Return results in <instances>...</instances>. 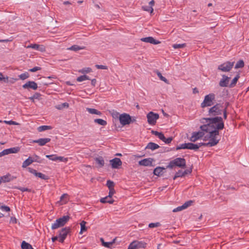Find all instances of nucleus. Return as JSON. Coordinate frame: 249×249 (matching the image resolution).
Here are the masks:
<instances>
[{
    "label": "nucleus",
    "mask_w": 249,
    "mask_h": 249,
    "mask_svg": "<svg viewBox=\"0 0 249 249\" xmlns=\"http://www.w3.org/2000/svg\"><path fill=\"white\" fill-rule=\"evenodd\" d=\"M33 98H35L36 99H39L40 97L41 96V94L38 92H36L33 95Z\"/></svg>",
    "instance_id": "obj_62"
},
{
    "label": "nucleus",
    "mask_w": 249,
    "mask_h": 249,
    "mask_svg": "<svg viewBox=\"0 0 249 249\" xmlns=\"http://www.w3.org/2000/svg\"><path fill=\"white\" fill-rule=\"evenodd\" d=\"M1 178L3 183L10 182L16 178V177L12 176L10 174L2 176Z\"/></svg>",
    "instance_id": "obj_22"
},
{
    "label": "nucleus",
    "mask_w": 249,
    "mask_h": 249,
    "mask_svg": "<svg viewBox=\"0 0 249 249\" xmlns=\"http://www.w3.org/2000/svg\"><path fill=\"white\" fill-rule=\"evenodd\" d=\"M95 66H96V67L97 69H102V70H107V67L106 66H105V65H96Z\"/></svg>",
    "instance_id": "obj_59"
},
{
    "label": "nucleus",
    "mask_w": 249,
    "mask_h": 249,
    "mask_svg": "<svg viewBox=\"0 0 249 249\" xmlns=\"http://www.w3.org/2000/svg\"><path fill=\"white\" fill-rule=\"evenodd\" d=\"M100 240L102 242L103 246L106 248H110L112 245V244L115 243L116 239H114L111 242H105L102 238H101Z\"/></svg>",
    "instance_id": "obj_29"
},
{
    "label": "nucleus",
    "mask_w": 249,
    "mask_h": 249,
    "mask_svg": "<svg viewBox=\"0 0 249 249\" xmlns=\"http://www.w3.org/2000/svg\"><path fill=\"white\" fill-rule=\"evenodd\" d=\"M119 119L120 124L123 126L130 124L131 116L127 113H124L120 114Z\"/></svg>",
    "instance_id": "obj_9"
},
{
    "label": "nucleus",
    "mask_w": 249,
    "mask_h": 249,
    "mask_svg": "<svg viewBox=\"0 0 249 249\" xmlns=\"http://www.w3.org/2000/svg\"><path fill=\"white\" fill-rule=\"evenodd\" d=\"M28 170L30 173L34 174L36 177H37L42 179L48 180L49 178L48 176H47L45 174H43L42 173L37 172L36 170H35L33 168L29 167L28 168Z\"/></svg>",
    "instance_id": "obj_12"
},
{
    "label": "nucleus",
    "mask_w": 249,
    "mask_h": 249,
    "mask_svg": "<svg viewBox=\"0 0 249 249\" xmlns=\"http://www.w3.org/2000/svg\"><path fill=\"white\" fill-rule=\"evenodd\" d=\"M51 129H52V127L49 125H41L37 128V130L39 132H42Z\"/></svg>",
    "instance_id": "obj_37"
},
{
    "label": "nucleus",
    "mask_w": 249,
    "mask_h": 249,
    "mask_svg": "<svg viewBox=\"0 0 249 249\" xmlns=\"http://www.w3.org/2000/svg\"><path fill=\"white\" fill-rule=\"evenodd\" d=\"M160 147V146L154 142H149L145 147V149H149L152 150H154Z\"/></svg>",
    "instance_id": "obj_23"
},
{
    "label": "nucleus",
    "mask_w": 249,
    "mask_h": 249,
    "mask_svg": "<svg viewBox=\"0 0 249 249\" xmlns=\"http://www.w3.org/2000/svg\"><path fill=\"white\" fill-rule=\"evenodd\" d=\"M175 166L181 168L186 167V160L184 158H177L171 160L166 166V168L172 169Z\"/></svg>",
    "instance_id": "obj_2"
},
{
    "label": "nucleus",
    "mask_w": 249,
    "mask_h": 249,
    "mask_svg": "<svg viewBox=\"0 0 249 249\" xmlns=\"http://www.w3.org/2000/svg\"><path fill=\"white\" fill-rule=\"evenodd\" d=\"M51 141V139L46 138H40L38 140H33V143H38L40 146L45 145L47 143L50 142Z\"/></svg>",
    "instance_id": "obj_20"
},
{
    "label": "nucleus",
    "mask_w": 249,
    "mask_h": 249,
    "mask_svg": "<svg viewBox=\"0 0 249 249\" xmlns=\"http://www.w3.org/2000/svg\"><path fill=\"white\" fill-rule=\"evenodd\" d=\"M161 225L160 222L156 223H151L149 224L148 227L150 228H154L156 227H160Z\"/></svg>",
    "instance_id": "obj_48"
},
{
    "label": "nucleus",
    "mask_w": 249,
    "mask_h": 249,
    "mask_svg": "<svg viewBox=\"0 0 249 249\" xmlns=\"http://www.w3.org/2000/svg\"><path fill=\"white\" fill-rule=\"evenodd\" d=\"M95 160L96 163L98 165V167L101 168L104 166L105 161L102 157L96 158Z\"/></svg>",
    "instance_id": "obj_24"
},
{
    "label": "nucleus",
    "mask_w": 249,
    "mask_h": 249,
    "mask_svg": "<svg viewBox=\"0 0 249 249\" xmlns=\"http://www.w3.org/2000/svg\"><path fill=\"white\" fill-rule=\"evenodd\" d=\"M245 64L243 60H239L236 63L234 68L235 69H238L239 68H242L244 67Z\"/></svg>",
    "instance_id": "obj_34"
},
{
    "label": "nucleus",
    "mask_w": 249,
    "mask_h": 249,
    "mask_svg": "<svg viewBox=\"0 0 249 249\" xmlns=\"http://www.w3.org/2000/svg\"><path fill=\"white\" fill-rule=\"evenodd\" d=\"M86 80H90L89 77L86 75H81L77 78L76 80L78 82H82Z\"/></svg>",
    "instance_id": "obj_38"
},
{
    "label": "nucleus",
    "mask_w": 249,
    "mask_h": 249,
    "mask_svg": "<svg viewBox=\"0 0 249 249\" xmlns=\"http://www.w3.org/2000/svg\"><path fill=\"white\" fill-rule=\"evenodd\" d=\"M4 123L6 124H9V125H18V123H17L15 121H13L12 120L4 121Z\"/></svg>",
    "instance_id": "obj_54"
},
{
    "label": "nucleus",
    "mask_w": 249,
    "mask_h": 249,
    "mask_svg": "<svg viewBox=\"0 0 249 249\" xmlns=\"http://www.w3.org/2000/svg\"><path fill=\"white\" fill-rule=\"evenodd\" d=\"M154 160L153 159L150 158L144 159L139 161V164L141 166H153V162Z\"/></svg>",
    "instance_id": "obj_16"
},
{
    "label": "nucleus",
    "mask_w": 249,
    "mask_h": 249,
    "mask_svg": "<svg viewBox=\"0 0 249 249\" xmlns=\"http://www.w3.org/2000/svg\"><path fill=\"white\" fill-rule=\"evenodd\" d=\"M69 107V104L67 103H64L62 104L61 105H58L56 108L58 109H61L63 108L64 107Z\"/></svg>",
    "instance_id": "obj_52"
},
{
    "label": "nucleus",
    "mask_w": 249,
    "mask_h": 249,
    "mask_svg": "<svg viewBox=\"0 0 249 249\" xmlns=\"http://www.w3.org/2000/svg\"><path fill=\"white\" fill-rule=\"evenodd\" d=\"M96 84V80L95 79H93L91 80V84L92 86L95 87Z\"/></svg>",
    "instance_id": "obj_64"
},
{
    "label": "nucleus",
    "mask_w": 249,
    "mask_h": 249,
    "mask_svg": "<svg viewBox=\"0 0 249 249\" xmlns=\"http://www.w3.org/2000/svg\"><path fill=\"white\" fill-rule=\"evenodd\" d=\"M204 131L201 130V131L194 132L192 135L190 139V140L192 142H195L197 140L202 138L204 136Z\"/></svg>",
    "instance_id": "obj_13"
},
{
    "label": "nucleus",
    "mask_w": 249,
    "mask_h": 249,
    "mask_svg": "<svg viewBox=\"0 0 249 249\" xmlns=\"http://www.w3.org/2000/svg\"><path fill=\"white\" fill-rule=\"evenodd\" d=\"M181 149H188L190 150H194L197 151L198 150V147L196 144H195L191 142L184 143L180 144L176 148L177 150Z\"/></svg>",
    "instance_id": "obj_10"
},
{
    "label": "nucleus",
    "mask_w": 249,
    "mask_h": 249,
    "mask_svg": "<svg viewBox=\"0 0 249 249\" xmlns=\"http://www.w3.org/2000/svg\"><path fill=\"white\" fill-rule=\"evenodd\" d=\"M204 119L206 120L207 124L201 125L200 128L202 131H211L209 137L210 140L206 143L200 142L196 144L198 149L202 146L212 147L216 145L220 140L217 139V136L219 135V130L223 129L224 127L222 117L204 118Z\"/></svg>",
    "instance_id": "obj_1"
},
{
    "label": "nucleus",
    "mask_w": 249,
    "mask_h": 249,
    "mask_svg": "<svg viewBox=\"0 0 249 249\" xmlns=\"http://www.w3.org/2000/svg\"><path fill=\"white\" fill-rule=\"evenodd\" d=\"M230 77L228 76L223 74L222 75V78L219 82V85L221 87H229V82Z\"/></svg>",
    "instance_id": "obj_17"
},
{
    "label": "nucleus",
    "mask_w": 249,
    "mask_h": 249,
    "mask_svg": "<svg viewBox=\"0 0 249 249\" xmlns=\"http://www.w3.org/2000/svg\"><path fill=\"white\" fill-rule=\"evenodd\" d=\"M21 248V249H34L31 245L25 241L22 242Z\"/></svg>",
    "instance_id": "obj_30"
},
{
    "label": "nucleus",
    "mask_w": 249,
    "mask_h": 249,
    "mask_svg": "<svg viewBox=\"0 0 249 249\" xmlns=\"http://www.w3.org/2000/svg\"><path fill=\"white\" fill-rule=\"evenodd\" d=\"M223 112V106L221 104L217 103L211 107L208 111V115L211 118L219 117L218 115H221Z\"/></svg>",
    "instance_id": "obj_3"
},
{
    "label": "nucleus",
    "mask_w": 249,
    "mask_h": 249,
    "mask_svg": "<svg viewBox=\"0 0 249 249\" xmlns=\"http://www.w3.org/2000/svg\"><path fill=\"white\" fill-rule=\"evenodd\" d=\"M86 222L85 221H82L80 223L81 226V230L79 232L80 234H82L84 231H85L87 230V228L86 226Z\"/></svg>",
    "instance_id": "obj_35"
},
{
    "label": "nucleus",
    "mask_w": 249,
    "mask_h": 249,
    "mask_svg": "<svg viewBox=\"0 0 249 249\" xmlns=\"http://www.w3.org/2000/svg\"><path fill=\"white\" fill-rule=\"evenodd\" d=\"M31 160H33V162H36L38 163H41L42 160L40 157L36 155H34L33 157H31Z\"/></svg>",
    "instance_id": "obj_36"
},
{
    "label": "nucleus",
    "mask_w": 249,
    "mask_h": 249,
    "mask_svg": "<svg viewBox=\"0 0 249 249\" xmlns=\"http://www.w3.org/2000/svg\"><path fill=\"white\" fill-rule=\"evenodd\" d=\"M215 95L214 93H211L206 95L203 101L201 104V107L204 108L207 107H210L213 105V101H215Z\"/></svg>",
    "instance_id": "obj_5"
},
{
    "label": "nucleus",
    "mask_w": 249,
    "mask_h": 249,
    "mask_svg": "<svg viewBox=\"0 0 249 249\" xmlns=\"http://www.w3.org/2000/svg\"><path fill=\"white\" fill-rule=\"evenodd\" d=\"M84 47H81L78 45H74L70 47L68 49L70 50L73 51L75 52L78 51L80 50H82Z\"/></svg>",
    "instance_id": "obj_39"
},
{
    "label": "nucleus",
    "mask_w": 249,
    "mask_h": 249,
    "mask_svg": "<svg viewBox=\"0 0 249 249\" xmlns=\"http://www.w3.org/2000/svg\"><path fill=\"white\" fill-rule=\"evenodd\" d=\"M194 203L193 200H190L189 201H187L185 202L183 204V206L185 209L189 207V206H191L193 203Z\"/></svg>",
    "instance_id": "obj_47"
},
{
    "label": "nucleus",
    "mask_w": 249,
    "mask_h": 249,
    "mask_svg": "<svg viewBox=\"0 0 249 249\" xmlns=\"http://www.w3.org/2000/svg\"><path fill=\"white\" fill-rule=\"evenodd\" d=\"M234 64L233 61H226L218 66L217 69L223 72H229L233 68Z\"/></svg>",
    "instance_id": "obj_6"
},
{
    "label": "nucleus",
    "mask_w": 249,
    "mask_h": 249,
    "mask_svg": "<svg viewBox=\"0 0 249 249\" xmlns=\"http://www.w3.org/2000/svg\"><path fill=\"white\" fill-rule=\"evenodd\" d=\"M109 193H108V196L109 198H112V196L113 195V194L115 193V190L114 189H110V190H109Z\"/></svg>",
    "instance_id": "obj_61"
},
{
    "label": "nucleus",
    "mask_w": 249,
    "mask_h": 249,
    "mask_svg": "<svg viewBox=\"0 0 249 249\" xmlns=\"http://www.w3.org/2000/svg\"><path fill=\"white\" fill-rule=\"evenodd\" d=\"M240 74L238 73L235 77L232 79L231 82L229 84V87L230 88H233L236 84L237 81L239 79Z\"/></svg>",
    "instance_id": "obj_27"
},
{
    "label": "nucleus",
    "mask_w": 249,
    "mask_h": 249,
    "mask_svg": "<svg viewBox=\"0 0 249 249\" xmlns=\"http://www.w3.org/2000/svg\"><path fill=\"white\" fill-rule=\"evenodd\" d=\"M71 228L66 227L58 231L59 242L63 243L66 239L68 234L71 232Z\"/></svg>",
    "instance_id": "obj_8"
},
{
    "label": "nucleus",
    "mask_w": 249,
    "mask_h": 249,
    "mask_svg": "<svg viewBox=\"0 0 249 249\" xmlns=\"http://www.w3.org/2000/svg\"><path fill=\"white\" fill-rule=\"evenodd\" d=\"M1 209L2 210L7 212H9L10 211V207L7 206H2Z\"/></svg>",
    "instance_id": "obj_60"
},
{
    "label": "nucleus",
    "mask_w": 249,
    "mask_h": 249,
    "mask_svg": "<svg viewBox=\"0 0 249 249\" xmlns=\"http://www.w3.org/2000/svg\"><path fill=\"white\" fill-rule=\"evenodd\" d=\"M33 163V160H31V157H29L27 159L23 161L22 165V167L25 168L28 166L30 165Z\"/></svg>",
    "instance_id": "obj_31"
},
{
    "label": "nucleus",
    "mask_w": 249,
    "mask_h": 249,
    "mask_svg": "<svg viewBox=\"0 0 249 249\" xmlns=\"http://www.w3.org/2000/svg\"><path fill=\"white\" fill-rule=\"evenodd\" d=\"M69 195L67 194H63L60 197V201H64V203H66L69 200Z\"/></svg>",
    "instance_id": "obj_44"
},
{
    "label": "nucleus",
    "mask_w": 249,
    "mask_h": 249,
    "mask_svg": "<svg viewBox=\"0 0 249 249\" xmlns=\"http://www.w3.org/2000/svg\"><path fill=\"white\" fill-rule=\"evenodd\" d=\"M186 46V43H183V44H174L172 45V47L175 49H180V48H183Z\"/></svg>",
    "instance_id": "obj_42"
},
{
    "label": "nucleus",
    "mask_w": 249,
    "mask_h": 249,
    "mask_svg": "<svg viewBox=\"0 0 249 249\" xmlns=\"http://www.w3.org/2000/svg\"><path fill=\"white\" fill-rule=\"evenodd\" d=\"M204 132H206V133H208V134H207L206 136H204V139H203V140L204 141H207V140H210V138H208L210 136V131H204Z\"/></svg>",
    "instance_id": "obj_58"
},
{
    "label": "nucleus",
    "mask_w": 249,
    "mask_h": 249,
    "mask_svg": "<svg viewBox=\"0 0 249 249\" xmlns=\"http://www.w3.org/2000/svg\"><path fill=\"white\" fill-rule=\"evenodd\" d=\"M158 76L159 77V78L162 81H164L165 83L168 84V80L164 76H163L161 73L158 72Z\"/></svg>",
    "instance_id": "obj_49"
},
{
    "label": "nucleus",
    "mask_w": 249,
    "mask_h": 249,
    "mask_svg": "<svg viewBox=\"0 0 249 249\" xmlns=\"http://www.w3.org/2000/svg\"><path fill=\"white\" fill-rule=\"evenodd\" d=\"M114 201V200L112 198H109L108 196L102 198L100 199V202L102 203H108L109 204H112Z\"/></svg>",
    "instance_id": "obj_28"
},
{
    "label": "nucleus",
    "mask_w": 249,
    "mask_h": 249,
    "mask_svg": "<svg viewBox=\"0 0 249 249\" xmlns=\"http://www.w3.org/2000/svg\"><path fill=\"white\" fill-rule=\"evenodd\" d=\"M24 89H32L33 90L37 89L38 87L37 84L33 81H29L22 86Z\"/></svg>",
    "instance_id": "obj_15"
},
{
    "label": "nucleus",
    "mask_w": 249,
    "mask_h": 249,
    "mask_svg": "<svg viewBox=\"0 0 249 249\" xmlns=\"http://www.w3.org/2000/svg\"><path fill=\"white\" fill-rule=\"evenodd\" d=\"M173 140L172 137H169L168 138H166L165 137V139L161 140L163 142H164L165 143L169 144Z\"/></svg>",
    "instance_id": "obj_56"
},
{
    "label": "nucleus",
    "mask_w": 249,
    "mask_h": 249,
    "mask_svg": "<svg viewBox=\"0 0 249 249\" xmlns=\"http://www.w3.org/2000/svg\"><path fill=\"white\" fill-rule=\"evenodd\" d=\"M184 177L183 172L181 170H179L177 172L174 177H173V179L175 180L176 178L179 177Z\"/></svg>",
    "instance_id": "obj_46"
},
{
    "label": "nucleus",
    "mask_w": 249,
    "mask_h": 249,
    "mask_svg": "<svg viewBox=\"0 0 249 249\" xmlns=\"http://www.w3.org/2000/svg\"><path fill=\"white\" fill-rule=\"evenodd\" d=\"M184 208L182 205L181 206H178V207H177L176 208L174 209L173 210V212L175 213V212H179V211H181L183 210H184Z\"/></svg>",
    "instance_id": "obj_55"
},
{
    "label": "nucleus",
    "mask_w": 249,
    "mask_h": 249,
    "mask_svg": "<svg viewBox=\"0 0 249 249\" xmlns=\"http://www.w3.org/2000/svg\"><path fill=\"white\" fill-rule=\"evenodd\" d=\"M87 111H88L89 113L91 114H96L99 116H101L102 115V112L96 109L95 108H89L87 107L86 108Z\"/></svg>",
    "instance_id": "obj_25"
},
{
    "label": "nucleus",
    "mask_w": 249,
    "mask_h": 249,
    "mask_svg": "<svg viewBox=\"0 0 249 249\" xmlns=\"http://www.w3.org/2000/svg\"><path fill=\"white\" fill-rule=\"evenodd\" d=\"M27 48H32L34 50L39 51L41 52L45 51V47L43 45H38L37 44H31L26 46Z\"/></svg>",
    "instance_id": "obj_18"
},
{
    "label": "nucleus",
    "mask_w": 249,
    "mask_h": 249,
    "mask_svg": "<svg viewBox=\"0 0 249 249\" xmlns=\"http://www.w3.org/2000/svg\"><path fill=\"white\" fill-rule=\"evenodd\" d=\"M159 115L157 113L153 112H150L147 115V122L151 125H154L156 123L157 120L159 118Z\"/></svg>",
    "instance_id": "obj_11"
},
{
    "label": "nucleus",
    "mask_w": 249,
    "mask_h": 249,
    "mask_svg": "<svg viewBox=\"0 0 249 249\" xmlns=\"http://www.w3.org/2000/svg\"><path fill=\"white\" fill-rule=\"evenodd\" d=\"M29 77V74L27 72L21 73L18 75V77L20 79L24 80Z\"/></svg>",
    "instance_id": "obj_41"
},
{
    "label": "nucleus",
    "mask_w": 249,
    "mask_h": 249,
    "mask_svg": "<svg viewBox=\"0 0 249 249\" xmlns=\"http://www.w3.org/2000/svg\"><path fill=\"white\" fill-rule=\"evenodd\" d=\"M107 186L109 190L114 189V183L113 181H111L110 180H108L107 181Z\"/></svg>",
    "instance_id": "obj_43"
},
{
    "label": "nucleus",
    "mask_w": 249,
    "mask_h": 249,
    "mask_svg": "<svg viewBox=\"0 0 249 249\" xmlns=\"http://www.w3.org/2000/svg\"><path fill=\"white\" fill-rule=\"evenodd\" d=\"M141 41L147 43H150L152 44L157 45L160 43V41L159 40L155 39L153 37L148 36L146 37L142 38L141 39Z\"/></svg>",
    "instance_id": "obj_19"
},
{
    "label": "nucleus",
    "mask_w": 249,
    "mask_h": 249,
    "mask_svg": "<svg viewBox=\"0 0 249 249\" xmlns=\"http://www.w3.org/2000/svg\"><path fill=\"white\" fill-rule=\"evenodd\" d=\"M69 215H64L62 217L57 219L54 223L52 224L51 228L52 230H55L64 226L70 220Z\"/></svg>",
    "instance_id": "obj_4"
},
{
    "label": "nucleus",
    "mask_w": 249,
    "mask_h": 249,
    "mask_svg": "<svg viewBox=\"0 0 249 249\" xmlns=\"http://www.w3.org/2000/svg\"><path fill=\"white\" fill-rule=\"evenodd\" d=\"M0 81L9 83V77L7 76H4L1 72H0Z\"/></svg>",
    "instance_id": "obj_40"
},
{
    "label": "nucleus",
    "mask_w": 249,
    "mask_h": 249,
    "mask_svg": "<svg viewBox=\"0 0 249 249\" xmlns=\"http://www.w3.org/2000/svg\"><path fill=\"white\" fill-rule=\"evenodd\" d=\"M146 245L143 241L134 240L129 245L127 249H145Z\"/></svg>",
    "instance_id": "obj_7"
},
{
    "label": "nucleus",
    "mask_w": 249,
    "mask_h": 249,
    "mask_svg": "<svg viewBox=\"0 0 249 249\" xmlns=\"http://www.w3.org/2000/svg\"><path fill=\"white\" fill-rule=\"evenodd\" d=\"M165 169L166 168L163 167H157L154 170L153 174L157 176H160L162 175L164 171L165 170Z\"/></svg>",
    "instance_id": "obj_21"
},
{
    "label": "nucleus",
    "mask_w": 249,
    "mask_h": 249,
    "mask_svg": "<svg viewBox=\"0 0 249 249\" xmlns=\"http://www.w3.org/2000/svg\"><path fill=\"white\" fill-rule=\"evenodd\" d=\"M109 162L113 169H119L122 164L121 160L118 158H115L110 160Z\"/></svg>",
    "instance_id": "obj_14"
},
{
    "label": "nucleus",
    "mask_w": 249,
    "mask_h": 249,
    "mask_svg": "<svg viewBox=\"0 0 249 249\" xmlns=\"http://www.w3.org/2000/svg\"><path fill=\"white\" fill-rule=\"evenodd\" d=\"M94 122L103 126H105L107 124V122L102 119H95L94 120Z\"/></svg>",
    "instance_id": "obj_33"
},
{
    "label": "nucleus",
    "mask_w": 249,
    "mask_h": 249,
    "mask_svg": "<svg viewBox=\"0 0 249 249\" xmlns=\"http://www.w3.org/2000/svg\"><path fill=\"white\" fill-rule=\"evenodd\" d=\"M19 150L20 148L19 147H15L6 149L5 152H6L7 154L8 155L11 153H17L19 151Z\"/></svg>",
    "instance_id": "obj_26"
},
{
    "label": "nucleus",
    "mask_w": 249,
    "mask_h": 249,
    "mask_svg": "<svg viewBox=\"0 0 249 249\" xmlns=\"http://www.w3.org/2000/svg\"><path fill=\"white\" fill-rule=\"evenodd\" d=\"M56 160H59L60 161H63V162H66L68 161V159H67V158H65L64 157L56 156Z\"/></svg>",
    "instance_id": "obj_53"
},
{
    "label": "nucleus",
    "mask_w": 249,
    "mask_h": 249,
    "mask_svg": "<svg viewBox=\"0 0 249 249\" xmlns=\"http://www.w3.org/2000/svg\"><path fill=\"white\" fill-rule=\"evenodd\" d=\"M151 133L152 134L157 136L160 140L165 139V136L162 132H159L157 131L152 130Z\"/></svg>",
    "instance_id": "obj_32"
},
{
    "label": "nucleus",
    "mask_w": 249,
    "mask_h": 249,
    "mask_svg": "<svg viewBox=\"0 0 249 249\" xmlns=\"http://www.w3.org/2000/svg\"><path fill=\"white\" fill-rule=\"evenodd\" d=\"M223 117L224 119H227V107H226L224 109H223Z\"/></svg>",
    "instance_id": "obj_63"
},
{
    "label": "nucleus",
    "mask_w": 249,
    "mask_h": 249,
    "mask_svg": "<svg viewBox=\"0 0 249 249\" xmlns=\"http://www.w3.org/2000/svg\"><path fill=\"white\" fill-rule=\"evenodd\" d=\"M41 69V68L39 67H35L33 68L30 69L29 71L30 72H36L37 71H39Z\"/></svg>",
    "instance_id": "obj_57"
},
{
    "label": "nucleus",
    "mask_w": 249,
    "mask_h": 249,
    "mask_svg": "<svg viewBox=\"0 0 249 249\" xmlns=\"http://www.w3.org/2000/svg\"><path fill=\"white\" fill-rule=\"evenodd\" d=\"M142 8L144 11L150 12L151 14L154 11L153 8L150 6H143Z\"/></svg>",
    "instance_id": "obj_45"
},
{
    "label": "nucleus",
    "mask_w": 249,
    "mask_h": 249,
    "mask_svg": "<svg viewBox=\"0 0 249 249\" xmlns=\"http://www.w3.org/2000/svg\"><path fill=\"white\" fill-rule=\"evenodd\" d=\"M15 188H17V189L20 190V191H21L22 192H31V190L30 189H28L27 188H24V187H16Z\"/></svg>",
    "instance_id": "obj_51"
},
{
    "label": "nucleus",
    "mask_w": 249,
    "mask_h": 249,
    "mask_svg": "<svg viewBox=\"0 0 249 249\" xmlns=\"http://www.w3.org/2000/svg\"><path fill=\"white\" fill-rule=\"evenodd\" d=\"M56 155H47L46 157L53 161H56Z\"/></svg>",
    "instance_id": "obj_50"
}]
</instances>
